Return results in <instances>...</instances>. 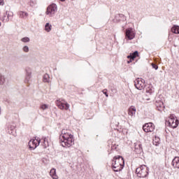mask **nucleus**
Listing matches in <instances>:
<instances>
[{
	"mask_svg": "<svg viewBox=\"0 0 179 179\" xmlns=\"http://www.w3.org/2000/svg\"><path fill=\"white\" fill-rule=\"evenodd\" d=\"M171 31H172V33H174L175 34H179V26L173 25V27H172V28L171 29Z\"/></svg>",
	"mask_w": 179,
	"mask_h": 179,
	"instance_id": "aec40b11",
	"label": "nucleus"
},
{
	"mask_svg": "<svg viewBox=\"0 0 179 179\" xmlns=\"http://www.w3.org/2000/svg\"><path fill=\"white\" fill-rule=\"evenodd\" d=\"M134 86L138 90H143L146 87V82L144 79L138 78L134 80Z\"/></svg>",
	"mask_w": 179,
	"mask_h": 179,
	"instance_id": "423d86ee",
	"label": "nucleus"
},
{
	"mask_svg": "<svg viewBox=\"0 0 179 179\" xmlns=\"http://www.w3.org/2000/svg\"><path fill=\"white\" fill-rule=\"evenodd\" d=\"M57 4H50L47 8L46 15H49L50 17H52V16H54L57 12Z\"/></svg>",
	"mask_w": 179,
	"mask_h": 179,
	"instance_id": "0eeeda50",
	"label": "nucleus"
},
{
	"mask_svg": "<svg viewBox=\"0 0 179 179\" xmlns=\"http://www.w3.org/2000/svg\"><path fill=\"white\" fill-rule=\"evenodd\" d=\"M43 82L48 83V82H50V76L48 73L45 74L43 76Z\"/></svg>",
	"mask_w": 179,
	"mask_h": 179,
	"instance_id": "b1692460",
	"label": "nucleus"
},
{
	"mask_svg": "<svg viewBox=\"0 0 179 179\" xmlns=\"http://www.w3.org/2000/svg\"><path fill=\"white\" fill-rule=\"evenodd\" d=\"M134 152H136L137 155H141L143 152L141 142L138 141L134 143Z\"/></svg>",
	"mask_w": 179,
	"mask_h": 179,
	"instance_id": "9d476101",
	"label": "nucleus"
},
{
	"mask_svg": "<svg viewBox=\"0 0 179 179\" xmlns=\"http://www.w3.org/2000/svg\"><path fill=\"white\" fill-rule=\"evenodd\" d=\"M59 142L63 148L68 146V130L63 129L59 137Z\"/></svg>",
	"mask_w": 179,
	"mask_h": 179,
	"instance_id": "20e7f679",
	"label": "nucleus"
},
{
	"mask_svg": "<svg viewBox=\"0 0 179 179\" xmlns=\"http://www.w3.org/2000/svg\"><path fill=\"white\" fill-rule=\"evenodd\" d=\"M6 13H3V22H4V23H8V22H6Z\"/></svg>",
	"mask_w": 179,
	"mask_h": 179,
	"instance_id": "2f4dec72",
	"label": "nucleus"
},
{
	"mask_svg": "<svg viewBox=\"0 0 179 179\" xmlns=\"http://www.w3.org/2000/svg\"><path fill=\"white\" fill-rule=\"evenodd\" d=\"M146 93H148L149 94H152V93H155V88L152 86V85H149L146 88Z\"/></svg>",
	"mask_w": 179,
	"mask_h": 179,
	"instance_id": "6ab92c4d",
	"label": "nucleus"
},
{
	"mask_svg": "<svg viewBox=\"0 0 179 179\" xmlns=\"http://www.w3.org/2000/svg\"><path fill=\"white\" fill-rule=\"evenodd\" d=\"M56 105L60 108V110H68V103L57 100Z\"/></svg>",
	"mask_w": 179,
	"mask_h": 179,
	"instance_id": "f8f14e48",
	"label": "nucleus"
},
{
	"mask_svg": "<svg viewBox=\"0 0 179 179\" xmlns=\"http://www.w3.org/2000/svg\"><path fill=\"white\" fill-rule=\"evenodd\" d=\"M173 169H179V157H175L171 162Z\"/></svg>",
	"mask_w": 179,
	"mask_h": 179,
	"instance_id": "4468645a",
	"label": "nucleus"
},
{
	"mask_svg": "<svg viewBox=\"0 0 179 179\" xmlns=\"http://www.w3.org/2000/svg\"><path fill=\"white\" fill-rule=\"evenodd\" d=\"M7 132L10 135H13V132H15V126L8 125Z\"/></svg>",
	"mask_w": 179,
	"mask_h": 179,
	"instance_id": "412c9836",
	"label": "nucleus"
},
{
	"mask_svg": "<svg viewBox=\"0 0 179 179\" xmlns=\"http://www.w3.org/2000/svg\"><path fill=\"white\" fill-rule=\"evenodd\" d=\"M29 46L25 45L22 48V50L24 51V52H29Z\"/></svg>",
	"mask_w": 179,
	"mask_h": 179,
	"instance_id": "7c9ffc66",
	"label": "nucleus"
},
{
	"mask_svg": "<svg viewBox=\"0 0 179 179\" xmlns=\"http://www.w3.org/2000/svg\"><path fill=\"white\" fill-rule=\"evenodd\" d=\"M25 71H26L25 83H29L30 82V79H31V69L27 68L25 69Z\"/></svg>",
	"mask_w": 179,
	"mask_h": 179,
	"instance_id": "ddd939ff",
	"label": "nucleus"
},
{
	"mask_svg": "<svg viewBox=\"0 0 179 179\" xmlns=\"http://www.w3.org/2000/svg\"><path fill=\"white\" fill-rule=\"evenodd\" d=\"M124 166L125 161L124 160V158L122 156H115L112 159L111 169L115 173H118V171H122V169H124Z\"/></svg>",
	"mask_w": 179,
	"mask_h": 179,
	"instance_id": "f257e3e1",
	"label": "nucleus"
},
{
	"mask_svg": "<svg viewBox=\"0 0 179 179\" xmlns=\"http://www.w3.org/2000/svg\"><path fill=\"white\" fill-rule=\"evenodd\" d=\"M136 173L139 178H146L149 176V167L145 165H141L136 169Z\"/></svg>",
	"mask_w": 179,
	"mask_h": 179,
	"instance_id": "f03ea898",
	"label": "nucleus"
},
{
	"mask_svg": "<svg viewBox=\"0 0 179 179\" xmlns=\"http://www.w3.org/2000/svg\"><path fill=\"white\" fill-rule=\"evenodd\" d=\"M21 41H22V43H29L30 42V38L24 37L21 39Z\"/></svg>",
	"mask_w": 179,
	"mask_h": 179,
	"instance_id": "c756f323",
	"label": "nucleus"
},
{
	"mask_svg": "<svg viewBox=\"0 0 179 179\" xmlns=\"http://www.w3.org/2000/svg\"><path fill=\"white\" fill-rule=\"evenodd\" d=\"M6 15H7V17L6 19V22H9V18L10 17H13V12H10L8 13V11L6 12Z\"/></svg>",
	"mask_w": 179,
	"mask_h": 179,
	"instance_id": "393cba45",
	"label": "nucleus"
},
{
	"mask_svg": "<svg viewBox=\"0 0 179 179\" xmlns=\"http://www.w3.org/2000/svg\"><path fill=\"white\" fill-rule=\"evenodd\" d=\"M179 121L174 114L170 115L168 121H166V125L173 128V129L178 127Z\"/></svg>",
	"mask_w": 179,
	"mask_h": 179,
	"instance_id": "7ed1b4c3",
	"label": "nucleus"
},
{
	"mask_svg": "<svg viewBox=\"0 0 179 179\" xmlns=\"http://www.w3.org/2000/svg\"><path fill=\"white\" fill-rule=\"evenodd\" d=\"M144 132H153L155 131V124L152 122L145 124L143 126Z\"/></svg>",
	"mask_w": 179,
	"mask_h": 179,
	"instance_id": "6e6552de",
	"label": "nucleus"
},
{
	"mask_svg": "<svg viewBox=\"0 0 179 179\" xmlns=\"http://www.w3.org/2000/svg\"><path fill=\"white\" fill-rule=\"evenodd\" d=\"M48 105H47V104H45V103H43V104H41V106H40V109L41 110H48Z\"/></svg>",
	"mask_w": 179,
	"mask_h": 179,
	"instance_id": "cd10ccee",
	"label": "nucleus"
},
{
	"mask_svg": "<svg viewBox=\"0 0 179 179\" xmlns=\"http://www.w3.org/2000/svg\"><path fill=\"white\" fill-rule=\"evenodd\" d=\"M51 27H52V26L51 24H50V23H46L45 25V31H47L48 33H50V31H51Z\"/></svg>",
	"mask_w": 179,
	"mask_h": 179,
	"instance_id": "4be33fe9",
	"label": "nucleus"
},
{
	"mask_svg": "<svg viewBox=\"0 0 179 179\" xmlns=\"http://www.w3.org/2000/svg\"><path fill=\"white\" fill-rule=\"evenodd\" d=\"M127 20V17L123 14H116L115 18L113 19L114 23H118V22H125Z\"/></svg>",
	"mask_w": 179,
	"mask_h": 179,
	"instance_id": "1a4fd4ad",
	"label": "nucleus"
},
{
	"mask_svg": "<svg viewBox=\"0 0 179 179\" xmlns=\"http://www.w3.org/2000/svg\"><path fill=\"white\" fill-rule=\"evenodd\" d=\"M125 35L128 40H134V38H135V32H134L132 28L127 29Z\"/></svg>",
	"mask_w": 179,
	"mask_h": 179,
	"instance_id": "9b49d317",
	"label": "nucleus"
},
{
	"mask_svg": "<svg viewBox=\"0 0 179 179\" xmlns=\"http://www.w3.org/2000/svg\"><path fill=\"white\" fill-rule=\"evenodd\" d=\"M62 2H64L65 0H60Z\"/></svg>",
	"mask_w": 179,
	"mask_h": 179,
	"instance_id": "4c0bfd02",
	"label": "nucleus"
},
{
	"mask_svg": "<svg viewBox=\"0 0 179 179\" xmlns=\"http://www.w3.org/2000/svg\"><path fill=\"white\" fill-rule=\"evenodd\" d=\"M41 142V139L38 137H35V138L31 139L28 143V146L30 150H34L37 146H39Z\"/></svg>",
	"mask_w": 179,
	"mask_h": 179,
	"instance_id": "39448f33",
	"label": "nucleus"
},
{
	"mask_svg": "<svg viewBox=\"0 0 179 179\" xmlns=\"http://www.w3.org/2000/svg\"><path fill=\"white\" fill-rule=\"evenodd\" d=\"M19 15L20 17H23L24 16H29V14L24 11H20Z\"/></svg>",
	"mask_w": 179,
	"mask_h": 179,
	"instance_id": "c85d7f7f",
	"label": "nucleus"
},
{
	"mask_svg": "<svg viewBox=\"0 0 179 179\" xmlns=\"http://www.w3.org/2000/svg\"><path fill=\"white\" fill-rule=\"evenodd\" d=\"M128 114L130 117H135V114H136V108H135V106H131L128 110Z\"/></svg>",
	"mask_w": 179,
	"mask_h": 179,
	"instance_id": "2eb2a0df",
	"label": "nucleus"
},
{
	"mask_svg": "<svg viewBox=\"0 0 179 179\" xmlns=\"http://www.w3.org/2000/svg\"><path fill=\"white\" fill-rule=\"evenodd\" d=\"M152 66L154 69H155V71H157V69H159V66H157V64H152Z\"/></svg>",
	"mask_w": 179,
	"mask_h": 179,
	"instance_id": "473e14b6",
	"label": "nucleus"
},
{
	"mask_svg": "<svg viewBox=\"0 0 179 179\" xmlns=\"http://www.w3.org/2000/svg\"><path fill=\"white\" fill-rule=\"evenodd\" d=\"M156 106L159 111H162V110L164 108V105L163 104V102H159V103H157Z\"/></svg>",
	"mask_w": 179,
	"mask_h": 179,
	"instance_id": "5701e85b",
	"label": "nucleus"
},
{
	"mask_svg": "<svg viewBox=\"0 0 179 179\" xmlns=\"http://www.w3.org/2000/svg\"><path fill=\"white\" fill-rule=\"evenodd\" d=\"M50 176L53 179H58V176H57V169L52 168L50 171Z\"/></svg>",
	"mask_w": 179,
	"mask_h": 179,
	"instance_id": "f3484780",
	"label": "nucleus"
},
{
	"mask_svg": "<svg viewBox=\"0 0 179 179\" xmlns=\"http://www.w3.org/2000/svg\"><path fill=\"white\" fill-rule=\"evenodd\" d=\"M1 25H2V23L0 22V27H1Z\"/></svg>",
	"mask_w": 179,
	"mask_h": 179,
	"instance_id": "e433bc0d",
	"label": "nucleus"
},
{
	"mask_svg": "<svg viewBox=\"0 0 179 179\" xmlns=\"http://www.w3.org/2000/svg\"><path fill=\"white\" fill-rule=\"evenodd\" d=\"M102 92L103 93V94H105L106 97H108V94L107 93V90H103L102 91Z\"/></svg>",
	"mask_w": 179,
	"mask_h": 179,
	"instance_id": "72a5a7b5",
	"label": "nucleus"
},
{
	"mask_svg": "<svg viewBox=\"0 0 179 179\" xmlns=\"http://www.w3.org/2000/svg\"><path fill=\"white\" fill-rule=\"evenodd\" d=\"M0 114H1V107H0Z\"/></svg>",
	"mask_w": 179,
	"mask_h": 179,
	"instance_id": "58836bf2",
	"label": "nucleus"
},
{
	"mask_svg": "<svg viewBox=\"0 0 179 179\" xmlns=\"http://www.w3.org/2000/svg\"><path fill=\"white\" fill-rule=\"evenodd\" d=\"M134 59H129V61H127V64H131V62H132V61H134Z\"/></svg>",
	"mask_w": 179,
	"mask_h": 179,
	"instance_id": "c9c22d12",
	"label": "nucleus"
},
{
	"mask_svg": "<svg viewBox=\"0 0 179 179\" xmlns=\"http://www.w3.org/2000/svg\"><path fill=\"white\" fill-rule=\"evenodd\" d=\"M5 76L0 75V86H2V85H5Z\"/></svg>",
	"mask_w": 179,
	"mask_h": 179,
	"instance_id": "bb28decb",
	"label": "nucleus"
},
{
	"mask_svg": "<svg viewBox=\"0 0 179 179\" xmlns=\"http://www.w3.org/2000/svg\"><path fill=\"white\" fill-rule=\"evenodd\" d=\"M138 55L139 52L137 50H136L133 53H130V55L127 56V58L129 59H135V58H136V57H138Z\"/></svg>",
	"mask_w": 179,
	"mask_h": 179,
	"instance_id": "a211bd4d",
	"label": "nucleus"
},
{
	"mask_svg": "<svg viewBox=\"0 0 179 179\" xmlns=\"http://www.w3.org/2000/svg\"><path fill=\"white\" fill-rule=\"evenodd\" d=\"M0 5H1L2 6H3V5H4L3 0H0Z\"/></svg>",
	"mask_w": 179,
	"mask_h": 179,
	"instance_id": "f704fd0d",
	"label": "nucleus"
},
{
	"mask_svg": "<svg viewBox=\"0 0 179 179\" xmlns=\"http://www.w3.org/2000/svg\"><path fill=\"white\" fill-rule=\"evenodd\" d=\"M74 144H75V138H73V135L69 134V137H68L69 148V146H72V145H74Z\"/></svg>",
	"mask_w": 179,
	"mask_h": 179,
	"instance_id": "dca6fc26",
	"label": "nucleus"
},
{
	"mask_svg": "<svg viewBox=\"0 0 179 179\" xmlns=\"http://www.w3.org/2000/svg\"><path fill=\"white\" fill-rule=\"evenodd\" d=\"M43 144L45 149L50 146V145L48 144V138H47V137H43Z\"/></svg>",
	"mask_w": 179,
	"mask_h": 179,
	"instance_id": "a878e982",
	"label": "nucleus"
}]
</instances>
